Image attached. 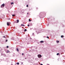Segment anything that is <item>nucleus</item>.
Returning a JSON list of instances; mask_svg holds the SVG:
<instances>
[{"label":"nucleus","instance_id":"obj_1","mask_svg":"<svg viewBox=\"0 0 65 65\" xmlns=\"http://www.w3.org/2000/svg\"><path fill=\"white\" fill-rule=\"evenodd\" d=\"M10 24V22H7V26H9Z\"/></svg>","mask_w":65,"mask_h":65},{"label":"nucleus","instance_id":"obj_2","mask_svg":"<svg viewBox=\"0 0 65 65\" xmlns=\"http://www.w3.org/2000/svg\"><path fill=\"white\" fill-rule=\"evenodd\" d=\"M4 4H3L1 6V7H2V8L4 7Z\"/></svg>","mask_w":65,"mask_h":65},{"label":"nucleus","instance_id":"obj_3","mask_svg":"<svg viewBox=\"0 0 65 65\" xmlns=\"http://www.w3.org/2000/svg\"><path fill=\"white\" fill-rule=\"evenodd\" d=\"M38 56L39 58H40V57H42V56L41 55H38Z\"/></svg>","mask_w":65,"mask_h":65},{"label":"nucleus","instance_id":"obj_4","mask_svg":"<svg viewBox=\"0 0 65 65\" xmlns=\"http://www.w3.org/2000/svg\"><path fill=\"white\" fill-rule=\"evenodd\" d=\"M44 41H40V42L41 43H43V42Z\"/></svg>","mask_w":65,"mask_h":65},{"label":"nucleus","instance_id":"obj_5","mask_svg":"<svg viewBox=\"0 0 65 65\" xmlns=\"http://www.w3.org/2000/svg\"><path fill=\"white\" fill-rule=\"evenodd\" d=\"M14 4V3H13V2H11V5H12V4Z\"/></svg>","mask_w":65,"mask_h":65},{"label":"nucleus","instance_id":"obj_6","mask_svg":"<svg viewBox=\"0 0 65 65\" xmlns=\"http://www.w3.org/2000/svg\"><path fill=\"white\" fill-rule=\"evenodd\" d=\"M17 23H19V20H17Z\"/></svg>","mask_w":65,"mask_h":65},{"label":"nucleus","instance_id":"obj_7","mask_svg":"<svg viewBox=\"0 0 65 65\" xmlns=\"http://www.w3.org/2000/svg\"><path fill=\"white\" fill-rule=\"evenodd\" d=\"M12 17H14L15 16V14H14L12 15Z\"/></svg>","mask_w":65,"mask_h":65},{"label":"nucleus","instance_id":"obj_8","mask_svg":"<svg viewBox=\"0 0 65 65\" xmlns=\"http://www.w3.org/2000/svg\"><path fill=\"white\" fill-rule=\"evenodd\" d=\"M7 53H10V51H7Z\"/></svg>","mask_w":65,"mask_h":65},{"label":"nucleus","instance_id":"obj_9","mask_svg":"<svg viewBox=\"0 0 65 65\" xmlns=\"http://www.w3.org/2000/svg\"><path fill=\"white\" fill-rule=\"evenodd\" d=\"M61 38H63V36L62 35L61 36Z\"/></svg>","mask_w":65,"mask_h":65},{"label":"nucleus","instance_id":"obj_10","mask_svg":"<svg viewBox=\"0 0 65 65\" xmlns=\"http://www.w3.org/2000/svg\"><path fill=\"white\" fill-rule=\"evenodd\" d=\"M21 26H24V24H21Z\"/></svg>","mask_w":65,"mask_h":65},{"label":"nucleus","instance_id":"obj_11","mask_svg":"<svg viewBox=\"0 0 65 65\" xmlns=\"http://www.w3.org/2000/svg\"><path fill=\"white\" fill-rule=\"evenodd\" d=\"M17 51L18 52H19V49L18 48H17Z\"/></svg>","mask_w":65,"mask_h":65},{"label":"nucleus","instance_id":"obj_12","mask_svg":"<svg viewBox=\"0 0 65 65\" xmlns=\"http://www.w3.org/2000/svg\"><path fill=\"white\" fill-rule=\"evenodd\" d=\"M57 43H59V41H57Z\"/></svg>","mask_w":65,"mask_h":65},{"label":"nucleus","instance_id":"obj_13","mask_svg":"<svg viewBox=\"0 0 65 65\" xmlns=\"http://www.w3.org/2000/svg\"><path fill=\"white\" fill-rule=\"evenodd\" d=\"M24 31H27V29H25L24 30Z\"/></svg>","mask_w":65,"mask_h":65},{"label":"nucleus","instance_id":"obj_14","mask_svg":"<svg viewBox=\"0 0 65 65\" xmlns=\"http://www.w3.org/2000/svg\"><path fill=\"white\" fill-rule=\"evenodd\" d=\"M57 55H59V53H58L57 54Z\"/></svg>","mask_w":65,"mask_h":65},{"label":"nucleus","instance_id":"obj_15","mask_svg":"<svg viewBox=\"0 0 65 65\" xmlns=\"http://www.w3.org/2000/svg\"><path fill=\"white\" fill-rule=\"evenodd\" d=\"M29 22H30L31 21V20L30 19H29Z\"/></svg>","mask_w":65,"mask_h":65},{"label":"nucleus","instance_id":"obj_16","mask_svg":"<svg viewBox=\"0 0 65 65\" xmlns=\"http://www.w3.org/2000/svg\"><path fill=\"white\" fill-rule=\"evenodd\" d=\"M17 64L18 65H19V62H17Z\"/></svg>","mask_w":65,"mask_h":65},{"label":"nucleus","instance_id":"obj_17","mask_svg":"<svg viewBox=\"0 0 65 65\" xmlns=\"http://www.w3.org/2000/svg\"><path fill=\"white\" fill-rule=\"evenodd\" d=\"M47 38L48 39V38H49V37H48V36H47Z\"/></svg>","mask_w":65,"mask_h":65},{"label":"nucleus","instance_id":"obj_18","mask_svg":"<svg viewBox=\"0 0 65 65\" xmlns=\"http://www.w3.org/2000/svg\"><path fill=\"white\" fill-rule=\"evenodd\" d=\"M26 7H28V5H26Z\"/></svg>","mask_w":65,"mask_h":65},{"label":"nucleus","instance_id":"obj_19","mask_svg":"<svg viewBox=\"0 0 65 65\" xmlns=\"http://www.w3.org/2000/svg\"><path fill=\"white\" fill-rule=\"evenodd\" d=\"M9 47H8V46H7V48H8Z\"/></svg>","mask_w":65,"mask_h":65},{"label":"nucleus","instance_id":"obj_20","mask_svg":"<svg viewBox=\"0 0 65 65\" xmlns=\"http://www.w3.org/2000/svg\"><path fill=\"white\" fill-rule=\"evenodd\" d=\"M3 37H4V38H5V37L4 36H3Z\"/></svg>","mask_w":65,"mask_h":65},{"label":"nucleus","instance_id":"obj_21","mask_svg":"<svg viewBox=\"0 0 65 65\" xmlns=\"http://www.w3.org/2000/svg\"><path fill=\"white\" fill-rule=\"evenodd\" d=\"M8 40H6V42H7V41Z\"/></svg>","mask_w":65,"mask_h":65},{"label":"nucleus","instance_id":"obj_22","mask_svg":"<svg viewBox=\"0 0 65 65\" xmlns=\"http://www.w3.org/2000/svg\"><path fill=\"white\" fill-rule=\"evenodd\" d=\"M28 26H29V25L28 24V25H27Z\"/></svg>","mask_w":65,"mask_h":65},{"label":"nucleus","instance_id":"obj_23","mask_svg":"<svg viewBox=\"0 0 65 65\" xmlns=\"http://www.w3.org/2000/svg\"><path fill=\"white\" fill-rule=\"evenodd\" d=\"M24 55V54L23 53H22V55Z\"/></svg>","mask_w":65,"mask_h":65},{"label":"nucleus","instance_id":"obj_24","mask_svg":"<svg viewBox=\"0 0 65 65\" xmlns=\"http://www.w3.org/2000/svg\"><path fill=\"white\" fill-rule=\"evenodd\" d=\"M40 65H43V64H40Z\"/></svg>","mask_w":65,"mask_h":65},{"label":"nucleus","instance_id":"obj_25","mask_svg":"<svg viewBox=\"0 0 65 65\" xmlns=\"http://www.w3.org/2000/svg\"><path fill=\"white\" fill-rule=\"evenodd\" d=\"M29 14V13H27V14Z\"/></svg>","mask_w":65,"mask_h":65},{"label":"nucleus","instance_id":"obj_26","mask_svg":"<svg viewBox=\"0 0 65 65\" xmlns=\"http://www.w3.org/2000/svg\"><path fill=\"white\" fill-rule=\"evenodd\" d=\"M54 20H55V18H54Z\"/></svg>","mask_w":65,"mask_h":65},{"label":"nucleus","instance_id":"obj_27","mask_svg":"<svg viewBox=\"0 0 65 65\" xmlns=\"http://www.w3.org/2000/svg\"><path fill=\"white\" fill-rule=\"evenodd\" d=\"M33 35H34V34H33Z\"/></svg>","mask_w":65,"mask_h":65},{"label":"nucleus","instance_id":"obj_28","mask_svg":"<svg viewBox=\"0 0 65 65\" xmlns=\"http://www.w3.org/2000/svg\"><path fill=\"white\" fill-rule=\"evenodd\" d=\"M33 35H34V34H33Z\"/></svg>","mask_w":65,"mask_h":65}]
</instances>
